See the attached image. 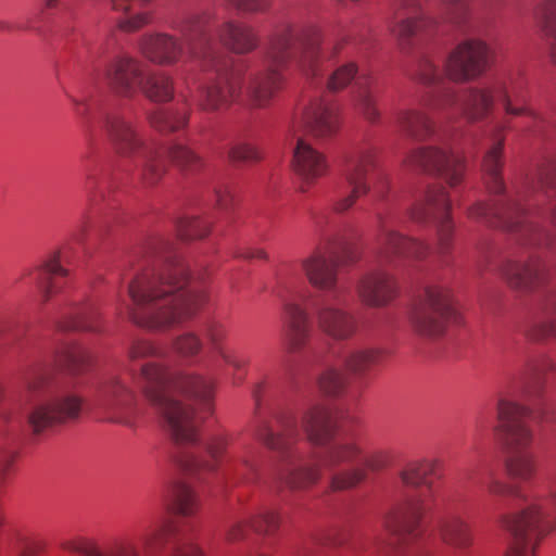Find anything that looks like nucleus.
<instances>
[{
  "label": "nucleus",
  "instance_id": "f257e3e1",
  "mask_svg": "<svg viewBox=\"0 0 556 556\" xmlns=\"http://www.w3.org/2000/svg\"><path fill=\"white\" fill-rule=\"evenodd\" d=\"M211 14L194 13L177 26L181 39L165 34H146L138 42L140 53L159 65H173L188 55L199 62L205 72H214L216 79L199 90L195 99L200 110L219 112L237 102L245 86V94L253 106L269 103L280 88L282 70L294 61L299 67L313 77L319 75L320 64L326 55L320 50V35L317 28H295L291 25L279 27L269 38L262 68L249 74L247 65L232 63L228 54L207 33Z\"/></svg>",
  "mask_w": 556,
  "mask_h": 556
},
{
  "label": "nucleus",
  "instance_id": "f03ea898",
  "mask_svg": "<svg viewBox=\"0 0 556 556\" xmlns=\"http://www.w3.org/2000/svg\"><path fill=\"white\" fill-rule=\"evenodd\" d=\"M337 429L334 416L324 402L307 401L298 417L277 416L276 429L258 416L253 435L278 457L273 483L301 490L329 473L330 489L344 491L366 479V468L376 471L389 465L386 451L364 455L355 439H336Z\"/></svg>",
  "mask_w": 556,
  "mask_h": 556
},
{
  "label": "nucleus",
  "instance_id": "7ed1b4c3",
  "mask_svg": "<svg viewBox=\"0 0 556 556\" xmlns=\"http://www.w3.org/2000/svg\"><path fill=\"white\" fill-rule=\"evenodd\" d=\"M507 127L503 122L490 127V147L482 164L485 185L498 199L491 203L477 202L468 210V217L510 231L523 244L551 247L554 239L541 223L548 220L556 226V204L548 208L541 206L556 197V159L542 161L535 173L527 177L514 194H507L501 176L504 132Z\"/></svg>",
  "mask_w": 556,
  "mask_h": 556
},
{
  "label": "nucleus",
  "instance_id": "20e7f679",
  "mask_svg": "<svg viewBox=\"0 0 556 556\" xmlns=\"http://www.w3.org/2000/svg\"><path fill=\"white\" fill-rule=\"evenodd\" d=\"M128 286V318L150 330H167L190 318L207 301L202 280L190 279L187 265L164 238L151 239L140 251Z\"/></svg>",
  "mask_w": 556,
  "mask_h": 556
},
{
  "label": "nucleus",
  "instance_id": "39448f33",
  "mask_svg": "<svg viewBox=\"0 0 556 556\" xmlns=\"http://www.w3.org/2000/svg\"><path fill=\"white\" fill-rule=\"evenodd\" d=\"M409 219L424 225L433 220L437 229V252L444 257L452 249L454 224L451 216V202L441 186L428 188L404 218L378 215L379 237L377 240V268L364 275L356 290L361 300L369 306H384L396 295V281L387 269L396 268L404 258L421 261L430 253V247L417 239L403 236L397 227Z\"/></svg>",
  "mask_w": 556,
  "mask_h": 556
},
{
  "label": "nucleus",
  "instance_id": "423d86ee",
  "mask_svg": "<svg viewBox=\"0 0 556 556\" xmlns=\"http://www.w3.org/2000/svg\"><path fill=\"white\" fill-rule=\"evenodd\" d=\"M147 401L161 414L177 443L197 444L200 417L193 407L181 400L197 402L204 412L212 410L214 383L199 375L169 371L157 362H147L137 376Z\"/></svg>",
  "mask_w": 556,
  "mask_h": 556
},
{
  "label": "nucleus",
  "instance_id": "0eeeda50",
  "mask_svg": "<svg viewBox=\"0 0 556 556\" xmlns=\"http://www.w3.org/2000/svg\"><path fill=\"white\" fill-rule=\"evenodd\" d=\"M437 466V459H419L408 463L399 471L405 486L424 489L414 492L383 516V528L397 543H409L420 538L421 519L433 502L434 491L429 478L435 473Z\"/></svg>",
  "mask_w": 556,
  "mask_h": 556
},
{
  "label": "nucleus",
  "instance_id": "6e6552de",
  "mask_svg": "<svg viewBox=\"0 0 556 556\" xmlns=\"http://www.w3.org/2000/svg\"><path fill=\"white\" fill-rule=\"evenodd\" d=\"M548 496L526 502L515 514L504 515L503 528L510 535L506 556H533L536 542L556 528V471L546 478Z\"/></svg>",
  "mask_w": 556,
  "mask_h": 556
},
{
  "label": "nucleus",
  "instance_id": "1a4fd4ad",
  "mask_svg": "<svg viewBox=\"0 0 556 556\" xmlns=\"http://www.w3.org/2000/svg\"><path fill=\"white\" fill-rule=\"evenodd\" d=\"M101 123L117 154L140 168L144 185H155L165 172L161 151L121 114L105 113Z\"/></svg>",
  "mask_w": 556,
  "mask_h": 556
},
{
  "label": "nucleus",
  "instance_id": "9d476101",
  "mask_svg": "<svg viewBox=\"0 0 556 556\" xmlns=\"http://www.w3.org/2000/svg\"><path fill=\"white\" fill-rule=\"evenodd\" d=\"M344 185L339 187L332 208L343 213L353 206L355 201L370 190L378 200H383L390 189L388 175L378 169L374 148L361 147L350 152L342 167Z\"/></svg>",
  "mask_w": 556,
  "mask_h": 556
},
{
  "label": "nucleus",
  "instance_id": "9b49d317",
  "mask_svg": "<svg viewBox=\"0 0 556 556\" xmlns=\"http://www.w3.org/2000/svg\"><path fill=\"white\" fill-rule=\"evenodd\" d=\"M25 386L29 392L43 391L42 397L28 415V425L34 433L38 434L49 427L79 417L83 396L68 388H49L48 375L41 367H33L26 374Z\"/></svg>",
  "mask_w": 556,
  "mask_h": 556
},
{
  "label": "nucleus",
  "instance_id": "f8f14e48",
  "mask_svg": "<svg viewBox=\"0 0 556 556\" xmlns=\"http://www.w3.org/2000/svg\"><path fill=\"white\" fill-rule=\"evenodd\" d=\"M527 415L525 406L507 399L498 400V430L507 448V471L513 479L521 481L531 480L536 470L534 456L529 451L532 432L526 422Z\"/></svg>",
  "mask_w": 556,
  "mask_h": 556
},
{
  "label": "nucleus",
  "instance_id": "ddd939ff",
  "mask_svg": "<svg viewBox=\"0 0 556 556\" xmlns=\"http://www.w3.org/2000/svg\"><path fill=\"white\" fill-rule=\"evenodd\" d=\"M348 244L332 235H324L321 242L301 260V268L312 287L328 291H346L339 286V268L344 264Z\"/></svg>",
  "mask_w": 556,
  "mask_h": 556
},
{
  "label": "nucleus",
  "instance_id": "4468645a",
  "mask_svg": "<svg viewBox=\"0 0 556 556\" xmlns=\"http://www.w3.org/2000/svg\"><path fill=\"white\" fill-rule=\"evenodd\" d=\"M454 315L451 291L443 286H428L415 304L410 323L417 333L437 338L444 333Z\"/></svg>",
  "mask_w": 556,
  "mask_h": 556
},
{
  "label": "nucleus",
  "instance_id": "2eb2a0df",
  "mask_svg": "<svg viewBox=\"0 0 556 556\" xmlns=\"http://www.w3.org/2000/svg\"><path fill=\"white\" fill-rule=\"evenodd\" d=\"M497 99L493 90V81L484 87H472L464 90L457 96L448 88H441L429 100L425 106L430 111L441 113L450 109L458 110L469 122H477L485 118L492 112L494 102Z\"/></svg>",
  "mask_w": 556,
  "mask_h": 556
},
{
  "label": "nucleus",
  "instance_id": "dca6fc26",
  "mask_svg": "<svg viewBox=\"0 0 556 556\" xmlns=\"http://www.w3.org/2000/svg\"><path fill=\"white\" fill-rule=\"evenodd\" d=\"M466 17L467 7L464 0H441L435 14L420 13L414 18L397 15L399 21H395L391 31L402 49H405L413 37L422 33L430 34L439 20L460 26Z\"/></svg>",
  "mask_w": 556,
  "mask_h": 556
},
{
  "label": "nucleus",
  "instance_id": "f3484780",
  "mask_svg": "<svg viewBox=\"0 0 556 556\" xmlns=\"http://www.w3.org/2000/svg\"><path fill=\"white\" fill-rule=\"evenodd\" d=\"M346 291L323 295L314 304V316L319 329L328 337L338 340L351 339L357 330L355 316L345 308Z\"/></svg>",
  "mask_w": 556,
  "mask_h": 556
},
{
  "label": "nucleus",
  "instance_id": "a211bd4d",
  "mask_svg": "<svg viewBox=\"0 0 556 556\" xmlns=\"http://www.w3.org/2000/svg\"><path fill=\"white\" fill-rule=\"evenodd\" d=\"M380 351L359 349L349 351L336 365L327 366L318 378L319 390L328 395L341 393L346 383L345 371L363 376L380 361Z\"/></svg>",
  "mask_w": 556,
  "mask_h": 556
},
{
  "label": "nucleus",
  "instance_id": "6ab92c4d",
  "mask_svg": "<svg viewBox=\"0 0 556 556\" xmlns=\"http://www.w3.org/2000/svg\"><path fill=\"white\" fill-rule=\"evenodd\" d=\"M525 85L522 72L517 70L511 72L506 78L494 80L493 90L496 92L497 100L502 102L507 114L529 117L532 121L529 130L533 134L541 132L545 119L540 112L532 108L529 98L523 93Z\"/></svg>",
  "mask_w": 556,
  "mask_h": 556
},
{
  "label": "nucleus",
  "instance_id": "aec40b11",
  "mask_svg": "<svg viewBox=\"0 0 556 556\" xmlns=\"http://www.w3.org/2000/svg\"><path fill=\"white\" fill-rule=\"evenodd\" d=\"M405 162L424 172L440 174L451 186L462 181L465 169L463 159L445 143L442 147L417 149L406 157Z\"/></svg>",
  "mask_w": 556,
  "mask_h": 556
},
{
  "label": "nucleus",
  "instance_id": "412c9836",
  "mask_svg": "<svg viewBox=\"0 0 556 556\" xmlns=\"http://www.w3.org/2000/svg\"><path fill=\"white\" fill-rule=\"evenodd\" d=\"M147 554L169 547L170 556H201L193 539L172 521H161L148 527L139 538Z\"/></svg>",
  "mask_w": 556,
  "mask_h": 556
},
{
  "label": "nucleus",
  "instance_id": "4be33fe9",
  "mask_svg": "<svg viewBox=\"0 0 556 556\" xmlns=\"http://www.w3.org/2000/svg\"><path fill=\"white\" fill-rule=\"evenodd\" d=\"M490 49L480 39L462 41L445 62V74L454 81H467L480 76L486 68Z\"/></svg>",
  "mask_w": 556,
  "mask_h": 556
},
{
  "label": "nucleus",
  "instance_id": "5701e85b",
  "mask_svg": "<svg viewBox=\"0 0 556 556\" xmlns=\"http://www.w3.org/2000/svg\"><path fill=\"white\" fill-rule=\"evenodd\" d=\"M134 402V392L117 376L111 375L102 382L94 406L108 420L130 425Z\"/></svg>",
  "mask_w": 556,
  "mask_h": 556
},
{
  "label": "nucleus",
  "instance_id": "b1692460",
  "mask_svg": "<svg viewBox=\"0 0 556 556\" xmlns=\"http://www.w3.org/2000/svg\"><path fill=\"white\" fill-rule=\"evenodd\" d=\"M146 75L143 63L126 54L113 59L105 70L109 87L124 98H132L140 91Z\"/></svg>",
  "mask_w": 556,
  "mask_h": 556
},
{
  "label": "nucleus",
  "instance_id": "393cba45",
  "mask_svg": "<svg viewBox=\"0 0 556 556\" xmlns=\"http://www.w3.org/2000/svg\"><path fill=\"white\" fill-rule=\"evenodd\" d=\"M282 336L290 352L301 350L308 341L311 327L307 312L293 299L282 300Z\"/></svg>",
  "mask_w": 556,
  "mask_h": 556
},
{
  "label": "nucleus",
  "instance_id": "a878e982",
  "mask_svg": "<svg viewBox=\"0 0 556 556\" xmlns=\"http://www.w3.org/2000/svg\"><path fill=\"white\" fill-rule=\"evenodd\" d=\"M298 126L317 139L330 138L340 127L338 109L330 102L316 101L303 113Z\"/></svg>",
  "mask_w": 556,
  "mask_h": 556
},
{
  "label": "nucleus",
  "instance_id": "bb28decb",
  "mask_svg": "<svg viewBox=\"0 0 556 556\" xmlns=\"http://www.w3.org/2000/svg\"><path fill=\"white\" fill-rule=\"evenodd\" d=\"M280 518L276 510L264 508L250 519H231L224 527V535L227 542H238L247 539L248 531L253 530L257 534H273L279 527Z\"/></svg>",
  "mask_w": 556,
  "mask_h": 556
},
{
  "label": "nucleus",
  "instance_id": "cd10ccee",
  "mask_svg": "<svg viewBox=\"0 0 556 556\" xmlns=\"http://www.w3.org/2000/svg\"><path fill=\"white\" fill-rule=\"evenodd\" d=\"M501 275L514 289L528 291L542 283L545 279V267L538 257L528 261H507L501 267Z\"/></svg>",
  "mask_w": 556,
  "mask_h": 556
},
{
  "label": "nucleus",
  "instance_id": "c85d7f7f",
  "mask_svg": "<svg viewBox=\"0 0 556 556\" xmlns=\"http://www.w3.org/2000/svg\"><path fill=\"white\" fill-rule=\"evenodd\" d=\"M60 547L83 556H139L137 545L129 540H117L101 548L93 540L77 536L61 541Z\"/></svg>",
  "mask_w": 556,
  "mask_h": 556
},
{
  "label": "nucleus",
  "instance_id": "c756f323",
  "mask_svg": "<svg viewBox=\"0 0 556 556\" xmlns=\"http://www.w3.org/2000/svg\"><path fill=\"white\" fill-rule=\"evenodd\" d=\"M293 167L304 181L311 184L325 176L329 165L323 153L303 138H298L293 152Z\"/></svg>",
  "mask_w": 556,
  "mask_h": 556
},
{
  "label": "nucleus",
  "instance_id": "7c9ffc66",
  "mask_svg": "<svg viewBox=\"0 0 556 556\" xmlns=\"http://www.w3.org/2000/svg\"><path fill=\"white\" fill-rule=\"evenodd\" d=\"M216 36L224 47L239 54L249 53L258 45V37L254 29L233 20L224 22L216 29Z\"/></svg>",
  "mask_w": 556,
  "mask_h": 556
},
{
  "label": "nucleus",
  "instance_id": "2f4dec72",
  "mask_svg": "<svg viewBox=\"0 0 556 556\" xmlns=\"http://www.w3.org/2000/svg\"><path fill=\"white\" fill-rule=\"evenodd\" d=\"M61 261L62 253L58 251L37 268L36 283L42 302H48L65 286L68 270L61 265Z\"/></svg>",
  "mask_w": 556,
  "mask_h": 556
},
{
  "label": "nucleus",
  "instance_id": "473e14b6",
  "mask_svg": "<svg viewBox=\"0 0 556 556\" xmlns=\"http://www.w3.org/2000/svg\"><path fill=\"white\" fill-rule=\"evenodd\" d=\"M99 316L91 302L72 304L59 313L55 321L58 330H96L94 321Z\"/></svg>",
  "mask_w": 556,
  "mask_h": 556
},
{
  "label": "nucleus",
  "instance_id": "72a5a7b5",
  "mask_svg": "<svg viewBox=\"0 0 556 556\" xmlns=\"http://www.w3.org/2000/svg\"><path fill=\"white\" fill-rule=\"evenodd\" d=\"M227 446V439L224 435L210 438L200 450L211 458L204 459L194 453H186L178 460L179 466L186 471H214L217 460L222 457Z\"/></svg>",
  "mask_w": 556,
  "mask_h": 556
},
{
  "label": "nucleus",
  "instance_id": "f704fd0d",
  "mask_svg": "<svg viewBox=\"0 0 556 556\" xmlns=\"http://www.w3.org/2000/svg\"><path fill=\"white\" fill-rule=\"evenodd\" d=\"M395 124L408 138L425 140L434 132L432 121L420 110H400L395 115Z\"/></svg>",
  "mask_w": 556,
  "mask_h": 556
},
{
  "label": "nucleus",
  "instance_id": "c9c22d12",
  "mask_svg": "<svg viewBox=\"0 0 556 556\" xmlns=\"http://www.w3.org/2000/svg\"><path fill=\"white\" fill-rule=\"evenodd\" d=\"M465 477L472 481V483L483 486L491 495L500 497L511 496L526 502L520 488L503 482L489 469L476 466L467 469Z\"/></svg>",
  "mask_w": 556,
  "mask_h": 556
},
{
  "label": "nucleus",
  "instance_id": "e433bc0d",
  "mask_svg": "<svg viewBox=\"0 0 556 556\" xmlns=\"http://www.w3.org/2000/svg\"><path fill=\"white\" fill-rule=\"evenodd\" d=\"M438 533L445 544L458 549H464L471 543L468 525L454 513H447L439 520Z\"/></svg>",
  "mask_w": 556,
  "mask_h": 556
},
{
  "label": "nucleus",
  "instance_id": "4c0bfd02",
  "mask_svg": "<svg viewBox=\"0 0 556 556\" xmlns=\"http://www.w3.org/2000/svg\"><path fill=\"white\" fill-rule=\"evenodd\" d=\"M90 361V354L81 344L68 341L58 351L56 362L70 374L78 375Z\"/></svg>",
  "mask_w": 556,
  "mask_h": 556
},
{
  "label": "nucleus",
  "instance_id": "58836bf2",
  "mask_svg": "<svg viewBox=\"0 0 556 556\" xmlns=\"http://www.w3.org/2000/svg\"><path fill=\"white\" fill-rule=\"evenodd\" d=\"M140 91L151 101H169L174 96L173 79L164 73L147 74Z\"/></svg>",
  "mask_w": 556,
  "mask_h": 556
},
{
  "label": "nucleus",
  "instance_id": "ea45409f",
  "mask_svg": "<svg viewBox=\"0 0 556 556\" xmlns=\"http://www.w3.org/2000/svg\"><path fill=\"white\" fill-rule=\"evenodd\" d=\"M534 18L553 42L551 58L556 65V0H542L534 9Z\"/></svg>",
  "mask_w": 556,
  "mask_h": 556
},
{
  "label": "nucleus",
  "instance_id": "a19ab883",
  "mask_svg": "<svg viewBox=\"0 0 556 556\" xmlns=\"http://www.w3.org/2000/svg\"><path fill=\"white\" fill-rule=\"evenodd\" d=\"M370 80L359 76L356 80V90L353 96V102L356 110L370 123L379 119V111L376 108L375 98L370 89Z\"/></svg>",
  "mask_w": 556,
  "mask_h": 556
},
{
  "label": "nucleus",
  "instance_id": "79ce46f5",
  "mask_svg": "<svg viewBox=\"0 0 556 556\" xmlns=\"http://www.w3.org/2000/svg\"><path fill=\"white\" fill-rule=\"evenodd\" d=\"M168 500L177 514L188 517L194 514L198 507V500L193 490L185 482L176 481L168 490Z\"/></svg>",
  "mask_w": 556,
  "mask_h": 556
},
{
  "label": "nucleus",
  "instance_id": "37998d69",
  "mask_svg": "<svg viewBox=\"0 0 556 556\" xmlns=\"http://www.w3.org/2000/svg\"><path fill=\"white\" fill-rule=\"evenodd\" d=\"M151 125L160 131H176L185 127L189 119V112L181 110L160 109L149 116Z\"/></svg>",
  "mask_w": 556,
  "mask_h": 556
},
{
  "label": "nucleus",
  "instance_id": "c03bdc74",
  "mask_svg": "<svg viewBox=\"0 0 556 556\" xmlns=\"http://www.w3.org/2000/svg\"><path fill=\"white\" fill-rule=\"evenodd\" d=\"M168 159L184 173H195L202 165V159L190 148L174 143L167 149Z\"/></svg>",
  "mask_w": 556,
  "mask_h": 556
},
{
  "label": "nucleus",
  "instance_id": "a18cd8bd",
  "mask_svg": "<svg viewBox=\"0 0 556 556\" xmlns=\"http://www.w3.org/2000/svg\"><path fill=\"white\" fill-rule=\"evenodd\" d=\"M176 228L181 239H201L210 232L211 223L199 216H185L177 220Z\"/></svg>",
  "mask_w": 556,
  "mask_h": 556
},
{
  "label": "nucleus",
  "instance_id": "49530a36",
  "mask_svg": "<svg viewBox=\"0 0 556 556\" xmlns=\"http://www.w3.org/2000/svg\"><path fill=\"white\" fill-rule=\"evenodd\" d=\"M255 464L248 456H241L239 460L226 472V484L252 482L255 479Z\"/></svg>",
  "mask_w": 556,
  "mask_h": 556
},
{
  "label": "nucleus",
  "instance_id": "de8ad7c7",
  "mask_svg": "<svg viewBox=\"0 0 556 556\" xmlns=\"http://www.w3.org/2000/svg\"><path fill=\"white\" fill-rule=\"evenodd\" d=\"M358 67L355 62H346L338 66L329 76L327 87L331 91H340L356 78Z\"/></svg>",
  "mask_w": 556,
  "mask_h": 556
},
{
  "label": "nucleus",
  "instance_id": "09e8293b",
  "mask_svg": "<svg viewBox=\"0 0 556 556\" xmlns=\"http://www.w3.org/2000/svg\"><path fill=\"white\" fill-rule=\"evenodd\" d=\"M414 78L426 86H437L442 81L443 75L432 60L422 58L417 64Z\"/></svg>",
  "mask_w": 556,
  "mask_h": 556
},
{
  "label": "nucleus",
  "instance_id": "8fccbe9b",
  "mask_svg": "<svg viewBox=\"0 0 556 556\" xmlns=\"http://www.w3.org/2000/svg\"><path fill=\"white\" fill-rule=\"evenodd\" d=\"M162 351L154 346L150 341L137 339L132 341L128 349V357L131 362H137L146 358H160Z\"/></svg>",
  "mask_w": 556,
  "mask_h": 556
},
{
  "label": "nucleus",
  "instance_id": "3c124183",
  "mask_svg": "<svg viewBox=\"0 0 556 556\" xmlns=\"http://www.w3.org/2000/svg\"><path fill=\"white\" fill-rule=\"evenodd\" d=\"M173 348L179 355L189 357L199 353L202 342L194 333L186 332L175 339Z\"/></svg>",
  "mask_w": 556,
  "mask_h": 556
},
{
  "label": "nucleus",
  "instance_id": "603ef678",
  "mask_svg": "<svg viewBox=\"0 0 556 556\" xmlns=\"http://www.w3.org/2000/svg\"><path fill=\"white\" fill-rule=\"evenodd\" d=\"M226 334L227 328L220 321L212 320L205 327V336L217 354L218 349H224L222 346V342L225 339Z\"/></svg>",
  "mask_w": 556,
  "mask_h": 556
},
{
  "label": "nucleus",
  "instance_id": "864d4df0",
  "mask_svg": "<svg viewBox=\"0 0 556 556\" xmlns=\"http://www.w3.org/2000/svg\"><path fill=\"white\" fill-rule=\"evenodd\" d=\"M229 156L233 161H241V162H254L260 160L261 155L256 148L249 143L239 142L235 144L230 152Z\"/></svg>",
  "mask_w": 556,
  "mask_h": 556
},
{
  "label": "nucleus",
  "instance_id": "5fc2aeb1",
  "mask_svg": "<svg viewBox=\"0 0 556 556\" xmlns=\"http://www.w3.org/2000/svg\"><path fill=\"white\" fill-rule=\"evenodd\" d=\"M236 9L248 12L258 13L266 11L270 5V0H227Z\"/></svg>",
  "mask_w": 556,
  "mask_h": 556
},
{
  "label": "nucleus",
  "instance_id": "6e6d98bb",
  "mask_svg": "<svg viewBox=\"0 0 556 556\" xmlns=\"http://www.w3.org/2000/svg\"><path fill=\"white\" fill-rule=\"evenodd\" d=\"M151 15L148 12L136 13L125 20L118 22L119 27L126 31H135L149 24Z\"/></svg>",
  "mask_w": 556,
  "mask_h": 556
},
{
  "label": "nucleus",
  "instance_id": "4d7b16f0",
  "mask_svg": "<svg viewBox=\"0 0 556 556\" xmlns=\"http://www.w3.org/2000/svg\"><path fill=\"white\" fill-rule=\"evenodd\" d=\"M218 355L225 364L236 370H242L248 365V358L231 349H218Z\"/></svg>",
  "mask_w": 556,
  "mask_h": 556
},
{
  "label": "nucleus",
  "instance_id": "13d9d810",
  "mask_svg": "<svg viewBox=\"0 0 556 556\" xmlns=\"http://www.w3.org/2000/svg\"><path fill=\"white\" fill-rule=\"evenodd\" d=\"M72 103L74 104L75 114L86 123V127H89L90 124V104L87 99H77L74 97H70Z\"/></svg>",
  "mask_w": 556,
  "mask_h": 556
},
{
  "label": "nucleus",
  "instance_id": "bf43d9fd",
  "mask_svg": "<svg viewBox=\"0 0 556 556\" xmlns=\"http://www.w3.org/2000/svg\"><path fill=\"white\" fill-rule=\"evenodd\" d=\"M233 203V195L228 187L215 190V204L219 210L227 211Z\"/></svg>",
  "mask_w": 556,
  "mask_h": 556
},
{
  "label": "nucleus",
  "instance_id": "052dcab7",
  "mask_svg": "<svg viewBox=\"0 0 556 556\" xmlns=\"http://www.w3.org/2000/svg\"><path fill=\"white\" fill-rule=\"evenodd\" d=\"M112 10L124 14H129L134 11L136 5L135 0H109Z\"/></svg>",
  "mask_w": 556,
  "mask_h": 556
},
{
  "label": "nucleus",
  "instance_id": "680f3d73",
  "mask_svg": "<svg viewBox=\"0 0 556 556\" xmlns=\"http://www.w3.org/2000/svg\"><path fill=\"white\" fill-rule=\"evenodd\" d=\"M14 462V454L9 451L0 452V480L3 478L5 472L9 470Z\"/></svg>",
  "mask_w": 556,
  "mask_h": 556
},
{
  "label": "nucleus",
  "instance_id": "e2e57ef3",
  "mask_svg": "<svg viewBox=\"0 0 556 556\" xmlns=\"http://www.w3.org/2000/svg\"><path fill=\"white\" fill-rule=\"evenodd\" d=\"M554 336L556 337V317H548V319L541 326L540 332L535 338Z\"/></svg>",
  "mask_w": 556,
  "mask_h": 556
},
{
  "label": "nucleus",
  "instance_id": "0e129e2a",
  "mask_svg": "<svg viewBox=\"0 0 556 556\" xmlns=\"http://www.w3.org/2000/svg\"><path fill=\"white\" fill-rule=\"evenodd\" d=\"M88 220L87 217L84 216L80 220L79 225L77 226V232L75 233V240L81 241L86 230H87Z\"/></svg>",
  "mask_w": 556,
  "mask_h": 556
},
{
  "label": "nucleus",
  "instance_id": "69168bd1",
  "mask_svg": "<svg viewBox=\"0 0 556 556\" xmlns=\"http://www.w3.org/2000/svg\"><path fill=\"white\" fill-rule=\"evenodd\" d=\"M545 311L547 314H556V294H552L546 300Z\"/></svg>",
  "mask_w": 556,
  "mask_h": 556
},
{
  "label": "nucleus",
  "instance_id": "338daca9",
  "mask_svg": "<svg viewBox=\"0 0 556 556\" xmlns=\"http://www.w3.org/2000/svg\"><path fill=\"white\" fill-rule=\"evenodd\" d=\"M488 428V422L484 420L482 416H479L476 419L475 429L477 432H481Z\"/></svg>",
  "mask_w": 556,
  "mask_h": 556
},
{
  "label": "nucleus",
  "instance_id": "774afa93",
  "mask_svg": "<svg viewBox=\"0 0 556 556\" xmlns=\"http://www.w3.org/2000/svg\"><path fill=\"white\" fill-rule=\"evenodd\" d=\"M298 556H317L313 546L305 545L302 547V549L299 552Z\"/></svg>",
  "mask_w": 556,
  "mask_h": 556
}]
</instances>
